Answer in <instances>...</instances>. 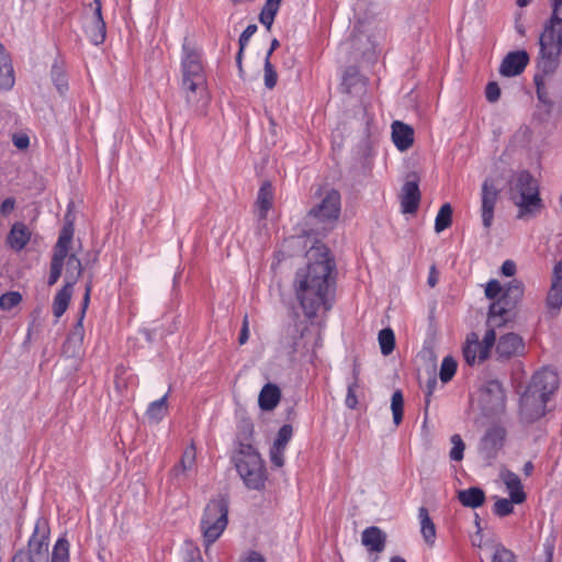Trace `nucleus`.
Masks as SVG:
<instances>
[{
    "instance_id": "nucleus-1",
    "label": "nucleus",
    "mask_w": 562,
    "mask_h": 562,
    "mask_svg": "<svg viewBox=\"0 0 562 562\" xmlns=\"http://www.w3.org/2000/svg\"><path fill=\"white\" fill-rule=\"evenodd\" d=\"M307 265L296 272L294 289L296 297L307 317L330 308V292L334 283L335 261L324 245H316L306 252Z\"/></svg>"
},
{
    "instance_id": "nucleus-2",
    "label": "nucleus",
    "mask_w": 562,
    "mask_h": 562,
    "mask_svg": "<svg viewBox=\"0 0 562 562\" xmlns=\"http://www.w3.org/2000/svg\"><path fill=\"white\" fill-rule=\"evenodd\" d=\"M181 90L190 111L196 116L206 115L211 101L201 49L188 38L182 44Z\"/></svg>"
},
{
    "instance_id": "nucleus-3",
    "label": "nucleus",
    "mask_w": 562,
    "mask_h": 562,
    "mask_svg": "<svg viewBox=\"0 0 562 562\" xmlns=\"http://www.w3.org/2000/svg\"><path fill=\"white\" fill-rule=\"evenodd\" d=\"M559 378L555 372L542 369L536 372L520 400V416L526 423H533L546 414V404L555 392Z\"/></svg>"
},
{
    "instance_id": "nucleus-4",
    "label": "nucleus",
    "mask_w": 562,
    "mask_h": 562,
    "mask_svg": "<svg viewBox=\"0 0 562 562\" xmlns=\"http://www.w3.org/2000/svg\"><path fill=\"white\" fill-rule=\"evenodd\" d=\"M552 14L539 37V67L543 72H553L562 53V0H551Z\"/></svg>"
},
{
    "instance_id": "nucleus-5",
    "label": "nucleus",
    "mask_w": 562,
    "mask_h": 562,
    "mask_svg": "<svg viewBox=\"0 0 562 562\" xmlns=\"http://www.w3.org/2000/svg\"><path fill=\"white\" fill-rule=\"evenodd\" d=\"M49 526L45 518L36 519L34 530L29 539V561L30 562H69L70 544L65 536L59 537L52 550L49 557Z\"/></svg>"
},
{
    "instance_id": "nucleus-6",
    "label": "nucleus",
    "mask_w": 562,
    "mask_h": 562,
    "mask_svg": "<svg viewBox=\"0 0 562 562\" xmlns=\"http://www.w3.org/2000/svg\"><path fill=\"white\" fill-rule=\"evenodd\" d=\"M340 214V193L327 189L318 204L312 207L303 220L305 235L322 236L329 232Z\"/></svg>"
},
{
    "instance_id": "nucleus-7",
    "label": "nucleus",
    "mask_w": 562,
    "mask_h": 562,
    "mask_svg": "<svg viewBox=\"0 0 562 562\" xmlns=\"http://www.w3.org/2000/svg\"><path fill=\"white\" fill-rule=\"evenodd\" d=\"M228 524V499L217 495L206 504L200 520L205 554H210L211 546L216 542L225 531Z\"/></svg>"
},
{
    "instance_id": "nucleus-8",
    "label": "nucleus",
    "mask_w": 562,
    "mask_h": 562,
    "mask_svg": "<svg viewBox=\"0 0 562 562\" xmlns=\"http://www.w3.org/2000/svg\"><path fill=\"white\" fill-rule=\"evenodd\" d=\"M512 200L518 206V218L533 215L542 209L536 179L527 171L517 175L510 189Z\"/></svg>"
},
{
    "instance_id": "nucleus-9",
    "label": "nucleus",
    "mask_w": 562,
    "mask_h": 562,
    "mask_svg": "<svg viewBox=\"0 0 562 562\" xmlns=\"http://www.w3.org/2000/svg\"><path fill=\"white\" fill-rule=\"evenodd\" d=\"M522 295V283L517 280L509 282L503 294L490 306L487 327L496 329L512 322L515 318V310Z\"/></svg>"
},
{
    "instance_id": "nucleus-10",
    "label": "nucleus",
    "mask_w": 562,
    "mask_h": 562,
    "mask_svg": "<svg viewBox=\"0 0 562 562\" xmlns=\"http://www.w3.org/2000/svg\"><path fill=\"white\" fill-rule=\"evenodd\" d=\"M495 341L496 329L492 327H488L482 341H480L477 334H469L463 347V357L465 362L473 366L476 362L480 363L486 360L492 347L495 345Z\"/></svg>"
},
{
    "instance_id": "nucleus-11",
    "label": "nucleus",
    "mask_w": 562,
    "mask_h": 562,
    "mask_svg": "<svg viewBox=\"0 0 562 562\" xmlns=\"http://www.w3.org/2000/svg\"><path fill=\"white\" fill-rule=\"evenodd\" d=\"M267 480L268 473L263 459L248 446V490H255L259 493L258 496H255V498H258L256 506H259L263 499L262 491Z\"/></svg>"
},
{
    "instance_id": "nucleus-12",
    "label": "nucleus",
    "mask_w": 562,
    "mask_h": 562,
    "mask_svg": "<svg viewBox=\"0 0 562 562\" xmlns=\"http://www.w3.org/2000/svg\"><path fill=\"white\" fill-rule=\"evenodd\" d=\"M562 307V259L559 260L551 276V284L546 297V310L550 317L559 315Z\"/></svg>"
},
{
    "instance_id": "nucleus-13",
    "label": "nucleus",
    "mask_w": 562,
    "mask_h": 562,
    "mask_svg": "<svg viewBox=\"0 0 562 562\" xmlns=\"http://www.w3.org/2000/svg\"><path fill=\"white\" fill-rule=\"evenodd\" d=\"M506 403V395L503 385L496 381H488L481 394V404L483 409L491 414H498L504 412Z\"/></svg>"
},
{
    "instance_id": "nucleus-14",
    "label": "nucleus",
    "mask_w": 562,
    "mask_h": 562,
    "mask_svg": "<svg viewBox=\"0 0 562 562\" xmlns=\"http://www.w3.org/2000/svg\"><path fill=\"white\" fill-rule=\"evenodd\" d=\"M419 176L416 172L407 175L401 190V206L404 214H413L420 203Z\"/></svg>"
},
{
    "instance_id": "nucleus-15",
    "label": "nucleus",
    "mask_w": 562,
    "mask_h": 562,
    "mask_svg": "<svg viewBox=\"0 0 562 562\" xmlns=\"http://www.w3.org/2000/svg\"><path fill=\"white\" fill-rule=\"evenodd\" d=\"M498 194L499 190L494 181L490 178L485 179L482 184V221L485 228H490L492 225Z\"/></svg>"
},
{
    "instance_id": "nucleus-16",
    "label": "nucleus",
    "mask_w": 562,
    "mask_h": 562,
    "mask_svg": "<svg viewBox=\"0 0 562 562\" xmlns=\"http://www.w3.org/2000/svg\"><path fill=\"white\" fill-rule=\"evenodd\" d=\"M91 8L93 12L90 22L86 26V32L92 44L100 45L104 42L106 35V26L102 16L101 1L93 0Z\"/></svg>"
},
{
    "instance_id": "nucleus-17",
    "label": "nucleus",
    "mask_w": 562,
    "mask_h": 562,
    "mask_svg": "<svg viewBox=\"0 0 562 562\" xmlns=\"http://www.w3.org/2000/svg\"><path fill=\"white\" fill-rule=\"evenodd\" d=\"M525 352V342L516 333H508L499 336L496 344V353L499 359H509L521 356Z\"/></svg>"
},
{
    "instance_id": "nucleus-18",
    "label": "nucleus",
    "mask_w": 562,
    "mask_h": 562,
    "mask_svg": "<svg viewBox=\"0 0 562 562\" xmlns=\"http://www.w3.org/2000/svg\"><path fill=\"white\" fill-rule=\"evenodd\" d=\"M529 63V55L526 50L508 53L502 60L499 74L504 77L520 75Z\"/></svg>"
},
{
    "instance_id": "nucleus-19",
    "label": "nucleus",
    "mask_w": 562,
    "mask_h": 562,
    "mask_svg": "<svg viewBox=\"0 0 562 562\" xmlns=\"http://www.w3.org/2000/svg\"><path fill=\"white\" fill-rule=\"evenodd\" d=\"M293 435V427L291 425H283L278 434L277 438L273 441V445L270 449V460L272 464L277 468H282L284 465V451L286 445L291 440Z\"/></svg>"
},
{
    "instance_id": "nucleus-20",
    "label": "nucleus",
    "mask_w": 562,
    "mask_h": 562,
    "mask_svg": "<svg viewBox=\"0 0 562 562\" xmlns=\"http://www.w3.org/2000/svg\"><path fill=\"white\" fill-rule=\"evenodd\" d=\"M85 337V328L82 316H79L77 323L68 334L64 346L63 351L68 357H78L81 353L82 342Z\"/></svg>"
},
{
    "instance_id": "nucleus-21",
    "label": "nucleus",
    "mask_w": 562,
    "mask_h": 562,
    "mask_svg": "<svg viewBox=\"0 0 562 562\" xmlns=\"http://www.w3.org/2000/svg\"><path fill=\"white\" fill-rule=\"evenodd\" d=\"M31 236L32 233L24 223L15 222L7 236V245L12 250L20 252L30 243Z\"/></svg>"
},
{
    "instance_id": "nucleus-22",
    "label": "nucleus",
    "mask_w": 562,
    "mask_h": 562,
    "mask_svg": "<svg viewBox=\"0 0 562 562\" xmlns=\"http://www.w3.org/2000/svg\"><path fill=\"white\" fill-rule=\"evenodd\" d=\"M361 543L369 552L381 553L386 544V533L379 527H368L361 533Z\"/></svg>"
},
{
    "instance_id": "nucleus-23",
    "label": "nucleus",
    "mask_w": 562,
    "mask_h": 562,
    "mask_svg": "<svg viewBox=\"0 0 562 562\" xmlns=\"http://www.w3.org/2000/svg\"><path fill=\"white\" fill-rule=\"evenodd\" d=\"M505 429L495 426L490 428L482 438L481 449L487 458L494 457L503 447L505 440Z\"/></svg>"
},
{
    "instance_id": "nucleus-24",
    "label": "nucleus",
    "mask_w": 562,
    "mask_h": 562,
    "mask_svg": "<svg viewBox=\"0 0 562 562\" xmlns=\"http://www.w3.org/2000/svg\"><path fill=\"white\" fill-rule=\"evenodd\" d=\"M392 139L396 148L405 151L414 144V130L409 125L395 121L392 124Z\"/></svg>"
},
{
    "instance_id": "nucleus-25",
    "label": "nucleus",
    "mask_w": 562,
    "mask_h": 562,
    "mask_svg": "<svg viewBox=\"0 0 562 562\" xmlns=\"http://www.w3.org/2000/svg\"><path fill=\"white\" fill-rule=\"evenodd\" d=\"M14 71L9 53L0 43V89L10 90L14 86Z\"/></svg>"
},
{
    "instance_id": "nucleus-26",
    "label": "nucleus",
    "mask_w": 562,
    "mask_h": 562,
    "mask_svg": "<svg viewBox=\"0 0 562 562\" xmlns=\"http://www.w3.org/2000/svg\"><path fill=\"white\" fill-rule=\"evenodd\" d=\"M501 477L509 492L512 502L515 504L524 503L526 501V493L522 490V485L518 475L514 472L505 470L501 472Z\"/></svg>"
},
{
    "instance_id": "nucleus-27",
    "label": "nucleus",
    "mask_w": 562,
    "mask_h": 562,
    "mask_svg": "<svg viewBox=\"0 0 562 562\" xmlns=\"http://www.w3.org/2000/svg\"><path fill=\"white\" fill-rule=\"evenodd\" d=\"M272 202H273L272 187H271L270 182L266 181L260 187V190L258 192V195H257V199L255 202L256 213L258 215L259 222L266 220L267 212L272 206Z\"/></svg>"
},
{
    "instance_id": "nucleus-28",
    "label": "nucleus",
    "mask_w": 562,
    "mask_h": 562,
    "mask_svg": "<svg viewBox=\"0 0 562 562\" xmlns=\"http://www.w3.org/2000/svg\"><path fill=\"white\" fill-rule=\"evenodd\" d=\"M196 449L193 442L186 447L180 461L172 468L171 473L175 477H179L195 468Z\"/></svg>"
},
{
    "instance_id": "nucleus-29",
    "label": "nucleus",
    "mask_w": 562,
    "mask_h": 562,
    "mask_svg": "<svg viewBox=\"0 0 562 562\" xmlns=\"http://www.w3.org/2000/svg\"><path fill=\"white\" fill-rule=\"evenodd\" d=\"M231 463L243 482L246 483V445L243 442L240 435L237 436L235 441Z\"/></svg>"
},
{
    "instance_id": "nucleus-30",
    "label": "nucleus",
    "mask_w": 562,
    "mask_h": 562,
    "mask_svg": "<svg viewBox=\"0 0 562 562\" xmlns=\"http://www.w3.org/2000/svg\"><path fill=\"white\" fill-rule=\"evenodd\" d=\"M281 391L276 384H266L259 394V406L263 411H272L280 402Z\"/></svg>"
},
{
    "instance_id": "nucleus-31",
    "label": "nucleus",
    "mask_w": 562,
    "mask_h": 562,
    "mask_svg": "<svg viewBox=\"0 0 562 562\" xmlns=\"http://www.w3.org/2000/svg\"><path fill=\"white\" fill-rule=\"evenodd\" d=\"M459 502L470 508H476L484 504L485 494L480 487H470L458 492Z\"/></svg>"
},
{
    "instance_id": "nucleus-32",
    "label": "nucleus",
    "mask_w": 562,
    "mask_h": 562,
    "mask_svg": "<svg viewBox=\"0 0 562 562\" xmlns=\"http://www.w3.org/2000/svg\"><path fill=\"white\" fill-rule=\"evenodd\" d=\"M342 85L347 93L361 94L366 89V80L352 67L346 70Z\"/></svg>"
},
{
    "instance_id": "nucleus-33",
    "label": "nucleus",
    "mask_w": 562,
    "mask_h": 562,
    "mask_svg": "<svg viewBox=\"0 0 562 562\" xmlns=\"http://www.w3.org/2000/svg\"><path fill=\"white\" fill-rule=\"evenodd\" d=\"M418 516L420 519V532L428 546H434L436 540V526L431 520L426 507H419Z\"/></svg>"
},
{
    "instance_id": "nucleus-34",
    "label": "nucleus",
    "mask_w": 562,
    "mask_h": 562,
    "mask_svg": "<svg viewBox=\"0 0 562 562\" xmlns=\"http://www.w3.org/2000/svg\"><path fill=\"white\" fill-rule=\"evenodd\" d=\"M50 78L60 94H65L68 91V78L65 69V65L61 60L56 59L50 68Z\"/></svg>"
},
{
    "instance_id": "nucleus-35",
    "label": "nucleus",
    "mask_w": 562,
    "mask_h": 562,
    "mask_svg": "<svg viewBox=\"0 0 562 562\" xmlns=\"http://www.w3.org/2000/svg\"><path fill=\"white\" fill-rule=\"evenodd\" d=\"M71 285L65 284L55 295L53 302V313L56 318L61 317L68 308L71 295H72Z\"/></svg>"
},
{
    "instance_id": "nucleus-36",
    "label": "nucleus",
    "mask_w": 562,
    "mask_h": 562,
    "mask_svg": "<svg viewBox=\"0 0 562 562\" xmlns=\"http://www.w3.org/2000/svg\"><path fill=\"white\" fill-rule=\"evenodd\" d=\"M81 261L75 254H71L66 261L65 284L74 286L78 279L81 277Z\"/></svg>"
},
{
    "instance_id": "nucleus-37",
    "label": "nucleus",
    "mask_w": 562,
    "mask_h": 562,
    "mask_svg": "<svg viewBox=\"0 0 562 562\" xmlns=\"http://www.w3.org/2000/svg\"><path fill=\"white\" fill-rule=\"evenodd\" d=\"M375 42L367 32H358L352 37L353 48L362 55L371 53L374 48Z\"/></svg>"
},
{
    "instance_id": "nucleus-38",
    "label": "nucleus",
    "mask_w": 562,
    "mask_h": 562,
    "mask_svg": "<svg viewBox=\"0 0 562 562\" xmlns=\"http://www.w3.org/2000/svg\"><path fill=\"white\" fill-rule=\"evenodd\" d=\"M167 397L168 394H165L162 397L151 402L148 405L146 411L148 419L159 422L164 418L167 413Z\"/></svg>"
},
{
    "instance_id": "nucleus-39",
    "label": "nucleus",
    "mask_w": 562,
    "mask_h": 562,
    "mask_svg": "<svg viewBox=\"0 0 562 562\" xmlns=\"http://www.w3.org/2000/svg\"><path fill=\"white\" fill-rule=\"evenodd\" d=\"M452 224V207L449 203H445L439 209V212L435 220V231L436 233H441L442 231L450 227Z\"/></svg>"
},
{
    "instance_id": "nucleus-40",
    "label": "nucleus",
    "mask_w": 562,
    "mask_h": 562,
    "mask_svg": "<svg viewBox=\"0 0 562 562\" xmlns=\"http://www.w3.org/2000/svg\"><path fill=\"white\" fill-rule=\"evenodd\" d=\"M281 0H267L261 13H260V21L263 25L267 26V29H270L274 16L277 14V11L279 9Z\"/></svg>"
},
{
    "instance_id": "nucleus-41",
    "label": "nucleus",
    "mask_w": 562,
    "mask_h": 562,
    "mask_svg": "<svg viewBox=\"0 0 562 562\" xmlns=\"http://www.w3.org/2000/svg\"><path fill=\"white\" fill-rule=\"evenodd\" d=\"M404 398L400 390L395 391L391 398V411L393 415V423L398 426L403 419Z\"/></svg>"
},
{
    "instance_id": "nucleus-42",
    "label": "nucleus",
    "mask_w": 562,
    "mask_h": 562,
    "mask_svg": "<svg viewBox=\"0 0 562 562\" xmlns=\"http://www.w3.org/2000/svg\"><path fill=\"white\" fill-rule=\"evenodd\" d=\"M379 344L384 356L390 355L395 347V337L391 328H384L379 333Z\"/></svg>"
},
{
    "instance_id": "nucleus-43",
    "label": "nucleus",
    "mask_w": 562,
    "mask_h": 562,
    "mask_svg": "<svg viewBox=\"0 0 562 562\" xmlns=\"http://www.w3.org/2000/svg\"><path fill=\"white\" fill-rule=\"evenodd\" d=\"M456 370H457V361L450 356L443 358L441 367H440V372H439L440 380L443 383L450 381L452 379V376L454 375Z\"/></svg>"
},
{
    "instance_id": "nucleus-44",
    "label": "nucleus",
    "mask_w": 562,
    "mask_h": 562,
    "mask_svg": "<svg viewBox=\"0 0 562 562\" xmlns=\"http://www.w3.org/2000/svg\"><path fill=\"white\" fill-rule=\"evenodd\" d=\"M22 301V295L19 292L11 291L0 296V308L10 311Z\"/></svg>"
},
{
    "instance_id": "nucleus-45",
    "label": "nucleus",
    "mask_w": 562,
    "mask_h": 562,
    "mask_svg": "<svg viewBox=\"0 0 562 562\" xmlns=\"http://www.w3.org/2000/svg\"><path fill=\"white\" fill-rule=\"evenodd\" d=\"M535 82L537 86V97L538 100L548 106V112L551 111L553 106V102L549 95V92L546 87V82L542 78H539L538 76L535 78Z\"/></svg>"
},
{
    "instance_id": "nucleus-46",
    "label": "nucleus",
    "mask_w": 562,
    "mask_h": 562,
    "mask_svg": "<svg viewBox=\"0 0 562 562\" xmlns=\"http://www.w3.org/2000/svg\"><path fill=\"white\" fill-rule=\"evenodd\" d=\"M234 29H235L236 32H239V37H238L239 49H238V53L236 55V64H237L239 74L243 75V72H244V69H243V54H244V49L246 47V29L240 30V24L239 23H236Z\"/></svg>"
},
{
    "instance_id": "nucleus-47",
    "label": "nucleus",
    "mask_w": 562,
    "mask_h": 562,
    "mask_svg": "<svg viewBox=\"0 0 562 562\" xmlns=\"http://www.w3.org/2000/svg\"><path fill=\"white\" fill-rule=\"evenodd\" d=\"M452 449L450 450V459L453 461H461L463 459V452L465 445L459 435L451 437Z\"/></svg>"
},
{
    "instance_id": "nucleus-48",
    "label": "nucleus",
    "mask_w": 562,
    "mask_h": 562,
    "mask_svg": "<svg viewBox=\"0 0 562 562\" xmlns=\"http://www.w3.org/2000/svg\"><path fill=\"white\" fill-rule=\"evenodd\" d=\"M184 562H204L200 549L192 542V541H186L184 542Z\"/></svg>"
},
{
    "instance_id": "nucleus-49",
    "label": "nucleus",
    "mask_w": 562,
    "mask_h": 562,
    "mask_svg": "<svg viewBox=\"0 0 562 562\" xmlns=\"http://www.w3.org/2000/svg\"><path fill=\"white\" fill-rule=\"evenodd\" d=\"M353 378H355V381L352 384H350L348 386V393H347V396H346V405L353 409L357 407L358 405V400H357V396H356V389L358 387V378H359V370L357 368L353 369Z\"/></svg>"
},
{
    "instance_id": "nucleus-50",
    "label": "nucleus",
    "mask_w": 562,
    "mask_h": 562,
    "mask_svg": "<svg viewBox=\"0 0 562 562\" xmlns=\"http://www.w3.org/2000/svg\"><path fill=\"white\" fill-rule=\"evenodd\" d=\"M513 504L515 503L512 502V498H498L494 504V513L499 517L507 516L514 510Z\"/></svg>"
},
{
    "instance_id": "nucleus-51",
    "label": "nucleus",
    "mask_w": 562,
    "mask_h": 562,
    "mask_svg": "<svg viewBox=\"0 0 562 562\" xmlns=\"http://www.w3.org/2000/svg\"><path fill=\"white\" fill-rule=\"evenodd\" d=\"M278 75L274 70L272 64L270 63V59L266 58L265 61V86L268 89H272L277 85Z\"/></svg>"
},
{
    "instance_id": "nucleus-52",
    "label": "nucleus",
    "mask_w": 562,
    "mask_h": 562,
    "mask_svg": "<svg viewBox=\"0 0 562 562\" xmlns=\"http://www.w3.org/2000/svg\"><path fill=\"white\" fill-rule=\"evenodd\" d=\"M74 235V227L71 224L65 225L58 236L56 245L60 247H70Z\"/></svg>"
},
{
    "instance_id": "nucleus-53",
    "label": "nucleus",
    "mask_w": 562,
    "mask_h": 562,
    "mask_svg": "<svg viewBox=\"0 0 562 562\" xmlns=\"http://www.w3.org/2000/svg\"><path fill=\"white\" fill-rule=\"evenodd\" d=\"M492 562H515V555L503 546H497Z\"/></svg>"
},
{
    "instance_id": "nucleus-54",
    "label": "nucleus",
    "mask_w": 562,
    "mask_h": 562,
    "mask_svg": "<svg viewBox=\"0 0 562 562\" xmlns=\"http://www.w3.org/2000/svg\"><path fill=\"white\" fill-rule=\"evenodd\" d=\"M505 288L501 285L497 280H491L485 286V296L490 300H494L501 296L504 292Z\"/></svg>"
},
{
    "instance_id": "nucleus-55",
    "label": "nucleus",
    "mask_w": 562,
    "mask_h": 562,
    "mask_svg": "<svg viewBox=\"0 0 562 562\" xmlns=\"http://www.w3.org/2000/svg\"><path fill=\"white\" fill-rule=\"evenodd\" d=\"M68 251H69V248L55 245L50 263H55V265H59V266L64 267L65 261H67L68 257L70 256V255H68Z\"/></svg>"
},
{
    "instance_id": "nucleus-56",
    "label": "nucleus",
    "mask_w": 562,
    "mask_h": 562,
    "mask_svg": "<svg viewBox=\"0 0 562 562\" xmlns=\"http://www.w3.org/2000/svg\"><path fill=\"white\" fill-rule=\"evenodd\" d=\"M485 95L487 101L494 103L496 102L501 97V88L497 85V82L492 81L488 82L485 89Z\"/></svg>"
},
{
    "instance_id": "nucleus-57",
    "label": "nucleus",
    "mask_w": 562,
    "mask_h": 562,
    "mask_svg": "<svg viewBox=\"0 0 562 562\" xmlns=\"http://www.w3.org/2000/svg\"><path fill=\"white\" fill-rule=\"evenodd\" d=\"M61 271H63V266L50 263V270H49V276H48V280H47V284L49 286L54 285L58 281V279L61 276Z\"/></svg>"
},
{
    "instance_id": "nucleus-58",
    "label": "nucleus",
    "mask_w": 562,
    "mask_h": 562,
    "mask_svg": "<svg viewBox=\"0 0 562 562\" xmlns=\"http://www.w3.org/2000/svg\"><path fill=\"white\" fill-rule=\"evenodd\" d=\"M12 142L19 149H26L30 146V138L26 134H14Z\"/></svg>"
},
{
    "instance_id": "nucleus-59",
    "label": "nucleus",
    "mask_w": 562,
    "mask_h": 562,
    "mask_svg": "<svg viewBox=\"0 0 562 562\" xmlns=\"http://www.w3.org/2000/svg\"><path fill=\"white\" fill-rule=\"evenodd\" d=\"M14 206H15V200L13 198H7L2 201V203L0 205V212L3 215L10 214L14 210Z\"/></svg>"
},
{
    "instance_id": "nucleus-60",
    "label": "nucleus",
    "mask_w": 562,
    "mask_h": 562,
    "mask_svg": "<svg viewBox=\"0 0 562 562\" xmlns=\"http://www.w3.org/2000/svg\"><path fill=\"white\" fill-rule=\"evenodd\" d=\"M516 272V265L510 260H506L502 265V273L506 277H513Z\"/></svg>"
},
{
    "instance_id": "nucleus-61",
    "label": "nucleus",
    "mask_w": 562,
    "mask_h": 562,
    "mask_svg": "<svg viewBox=\"0 0 562 562\" xmlns=\"http://www.w3.org/2000/svg\"><path fill=\"white\" fill-rule=\"evenodd\" d=\"M427 283L430 288H435L438 283V271L435 266L430 267Z\"/></svg>"
},
{
    "instance_id": "nucleus-62",
    "label": "nucleus",
    "mask_w": 562,
    "mask_h": 562,
    "mask_svg": "<svg viewBox=\"0 0 562 562\" xmlns=\"http://www.w3.org/2000/svg\"><path fill=\"white\" fill-rule=\"evenodd\" d=\"M90 291H91L90 286H87L86 293H85V296H83V300H82L81 312H80V316H82V319L85 318L86 308L88 307V304H89V301H90Z\"/></svg>"
},
{
    "instance_id": "nucleus-63",
    "label": "nucleus",
    "mask_w": 562,
    "mask_h": 562,
    "mask_svg": "<svg viewBox=\"0 0 562 562\" xmlns=\"http://www.w3.org/2000/svg\"><path fill=\"white\" fill-rule=\"evenodd\" d=\"M436 384H437V381H436V379H435V378L429 379V381L427 382V386H426V387H427V392H426V396H427V398H426V405H428V404H429V397H430V395L432 394V392H434V390H435V387H436Z\"/></svg>"
},
{
    "instance_id": "nucleus-64",
    "label": "nucleus",
    "mask_w": 562,
    "mask_h": 562,
    "mask_svg": "<svg viewBox=\"0 0 562 562\" xmlns=\"http://www.w3.org/2000/svg\"><path fill=\"white\" fill-rule=\"evenodd\" d=\"M248 562H266V559L261 553L251 551L248 553Z\"/></svg>"
}]
</instances>
